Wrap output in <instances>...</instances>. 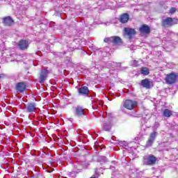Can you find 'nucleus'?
Masks as SVG:
<instances>
[{
    "label": "nucleus",
    "instance_id": "obj_15",
    "mask_svg": "<svg viewBox=\"0 0 178 178\" xmlns=\"http://www.w3.org/2000/svg\"><path fill=\"white\" fill-rule=\"evenodd\" d=\"M157 161L158 160L156 159L155 156H154V155L149 156L147 157V165H148L149 166H154V165H155V163H156Z\"/></svg>",
    "mask_w": 178,
    "mask_h": 178
},
{
    "label": "nucleus",
    "instance_id": "obj_10",
    "mask_svg": "<svg viewBox=\"0 0 178 178\" xmlns=\"http://www.w3.org/2000/svg\"><path fill=\"white\" fill-rule=\"evenodd\" d=\"M74 113L78 118L84 116V108L81 106H77L74 108Z\"/></svg>",
    "mask_w": 178,
    "mask_h": 178
},
{
    "label": "nucleus",
    "instance_id": "obj_3",
    "mask_svg": "<svg viewBox=\"0 0 178 178\" xmlns=\"http://www.w3.org/2000/svg\"><path fill=\"white\" fill-rule=\"evenodd\" d=\"M138 103L136 101H133L131 99H127L124 102L123 106L126 108V109H129V111H131L138 106Z\"/></svg>",
    "mask_w": 178,
    "mask_h": 178
},
{
    "label": "nucleus",
    "instance_id": "obj_21",
    "mask_svg": "<svg viewBox=\"0 0 178 178\" xmlns=\"http://www.w3.org/2000/svg\"><path fill=\"white\" fill-rule=\"evenodd\" d=\"M103 129L104 130H105V131H109V130H111V124H104L103 126Z\"/></svg>",
    "mask_w": 178,
    "mask_h": 178
},
{
    "label": "nucleus",
    "instance_id": "obj_13",
    "mask_svg": "<svg viewBox=\"0 0 178 178\" xmlns=\"http://www.w3.org/2000/svg\"><path fill=\"white\" fill-rule=\"evenodd\" d=\"M18 47H19V49H21L22 51L27 49V48H29V41L24 40H19Z\"/></svg>",
    "mask_w": 178,
    "mask_h": 178
},
{
    "label": "nucleus",
    "instance_id": "obj_19",
    "mask_svg": "<svg viewBox=\"0 0 178 178\" xmlns=\"http://www.w3.org/2000/svg\"><path fill=\"white\" fill-rule=\"evenodd\" d=\"M112 39H113V36L105 38L104 39V42H106V44H112Z\"/></svg>",
    "mask_w": 178,
    "mask_h": 178
},
{
    "label": "nucleus",
    "instance_id": "obj_20",
    "mask_svg": "<svg viewBox=\"0 0 178 178\" xmlns=\"http://www.w3.org/2000/svg\"><path fill=\"white\" fill-rule=\"evenodd\" d=\"M157 134H158V132H156V131L152 132L150 134L149 138L155 141V138H156Z\"/></svg>",
    "mask_w": 178,
    "mask_h": 178
},
{
    "label": "nucleus",
    "instance_id": "obj_11",
    "mask_svg": "<svg viewBox=\"0 0 178 178\" xmlns=\"http://www.w3.org/2000/svg\"><path fill=\"white\" fill-rule=\"evenodd\" d=\"M130 20V15L127 13H122L120 15L119 22L120 23H127Z\"/></svg>",
    "mask_w": 178,
    "mask_h": 178
},
{
    "label": "nucleus",
    "instance_id": "obj_17",
    "mask_svg": "<svg viewBox=\"0 0 178 178\" xmlns=\"http://www.w3.org/2000/svg\"><path fill=\"white\" fill-rule=\"evenodd\" d=\"M140 73L141 74H143V76H148L149 74V69L148 67H142L140 69Z\"/></svg>",
    "mask_w": 178,
    "mask_h": 178
},
{
    "label": "nucleus",
    "instance_id": "obj_6",
    "mask_svg": "<svg viewBox=\"0 0 178 178\" xmlns=\"http://www.w3.org/2000/svg\"><path fill=\"white\" fill-rule=\"evenodd\" d=\"M138 31L140 34H145L146 35H148V34L151 33V28L149 26L144 24L140 26Z\"/></svg>",
    "mask_w": 178,
    "mask_h": 178
},
{
    "label": "nucleus",
    "instance_id": "obj_18",
    "mask_svg": "<svg viewBox=\"0 0 178 178\" xmlns=\"http://www.w3.org/2000/svg\"><path fill=\"white\" fill-rule=\"evenodd\" d=\"M163 116H165V118H170V116H172V113L170 110L165 108L163 112Z\"/></svg>",
    "mask_w": 178,
    "mask_h": 178
},
{
    "label": "nucleus",
    "instance_id": "obj_7",
    "mask_svg": "<svg viewBox=\"0 0 178 178\" xmlns=\"http://www.w3.org/2000/svg\"><path fill=\"white\" fill-rule=\"evenodd\" d=\"M48 74H49V71L47 69L42 70L40 74V81L39 82L42 83H45V80H47V77H48Z\"/></svg>",
    "mask_w": 178,
    "mask_h": 178
},
{
    "label": "nucleus",
    "instance_id": "obj_2",
    "mask_svg": "<svg viewBox=\"0 0 178 178\" xmlns=\"http://www.w3.org/2000/svg\"><path fill=\"white\" fill-rule=\"evenodd\" d=\"M177 73L171 72L166 74L164 80L165 84H168V86H173V84H176V81H177Z\"/></svg>",
    "mask_w": 178,
    "mask_h": 178
},
{
    "label": "nucleus",
    "instance_id": "obj_16",
    "mask_svg": "<svg viewBox=\"0 0 178 178\" xmlns=\"http://www.w3.org/2000/svg\"><path fill=\"white\" fill-rule=\"evenodd\" d=\"M78 92L81 95H88V92H90V90H88V88L87 86H81L78 89Z\"/></svg>",
    "mask_w": 178,
    "mask_h": 178
},
{
    "label": "nucleus",
    "instance_id": "obj_23",
    "mask_svg": "<svg viewBox=\"0 0 178 178\" xmlns=\"http://www.w3.org/2000/svg\"><path fill=\"white\" fill-rule=\"evenodd\" d=\"M176 10H177V8L172 7L170 9V13L173 15V13H176Z\"/></svg>",
    "mask_w": 178,
    "mask_h": 178
},
{
    "label": "nucleus",
    "instance_id": "obj_4",
    "mask_svg": "<svg viewBox=\"0 0 178 178\" xmlns=\"http://www.w3.org/2000/svg\"><path fill=\"white\" fill-rule=\"evenodd\" d=\"M124 33L125 35H127L129 40H131V38H133V37H134V35L137 34V31H136V29L127 27H125L124 29Z\"/></svg>",
    "mask_w": 178,
    "mask_h": 178
},
{
    "label": "nucleus",
    "instance_id": "obj_22",
    "mask_svg": "<svg viewBox=\"0 0 178 178\" xmlns=\"http://www.w3.org/2000/svg\"><path fill=\"white\" fill-rule=\"evenodd\" d=\"M154 140L153 139H150L149 138L147 141V147H152V144H154Z\"/></svg>",
    "mask_w": 178,
    "mask_h": 178
},
{
    "label": "nucleus",
    "instance_id": "obj_8",
    "mask_svg": "<svg viewBox=\"0 0 178 178\" xmlns=\"http://www.w3.org/2000/svg\"><path fill=\"white\" fill-rule=\"evenodd\" d=\"M3 23L4 26L10 27V26H13V24H15V20L12 19V17L8 16L3 19Z\"/></svg>",
    "mask_w": 178,
    "mask_h": 178
},
{
    "label": "nucleus",
    "instance_id": "obj_12",
    "mask_svg": "<svg viewBox=\"0 0 178 178\" xmlns=\"http://www.w3.org/2000/svg\"><path fill=\"white\" fill-rule=\"evenodd\" d=\"M112 44H113V45L119 47V46L122 45V44H123V40H122L121 37L113 36Z\"/></svg>",
    "mask_w": 178,
    "mask_h": 178
},
{
    "label": "nucleus",
    "instance_id": "obj_9",
    "mask_svg": "<svg viewBox=\"0 0 178 178\" xmlns=\"http://www.w3.org/2000/svg\"><path fill=\"white\" fill-rule=\"evenodd\" d=\"M35 109H37V104L29 103L26 108V112L28 113H33V112H35Z\"/></svg>",
    "mask_w": 178,
    "mask_h": 178
},
{
    "label": "nucleus",
    "instance_id": "obj_5",
    "mask_svg": "<svg viewBox=\"0 0 178 178\" xmlns=\"http://www.w3.org/2000/svg\"><path fill=\"white\" fill-rule=\"evenodd\" d=\"M17 92L23 93L26 92L27 88L24 82H18L15 86Z\"/></svg>",
    "mask_w": 178,
    "mask_h": 178
},
{
    "label": "nucleus",
    "instance_id": "obj_14",
    "mask_svg": "<svg viewBox=\"0 0 178 178\" xmlns=\"http://www.w3.org/2000/svg\"><path fill=\"white\" fill-rule=\"evenodd\" d=\"M140 86L143 87V88H146V90H149L152 86H151V81L149 79H145L140 81Z\"/></svg>",
    "mask_w": 178,
    "mask_h": 178
},
{
    "label": "nucleus",
    "instance_id": "obj_1",
    "mask_svg": "<svg viewBox=\"0 0 178 178\" xmlns=\"http://www.w3.org/2000/svg\"><path fill=\"white\" fill-rule=\"evenodd\" d=\"M175 24H178V19L177 18H172V17H166L161 21V26L163 29H168V27H172L175 26Z\"/></svg>",
    "mask_w": 178,
    "mask_h": 178
}]
</instances>
